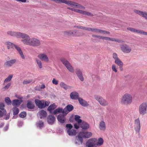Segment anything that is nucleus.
I'll return each mask as SVG.
<instances>
[{
  "mask_svg": "<svg viewBox=\"0 0 147 147\" xmlns=\"http://www.w3.org/2000/svg\"><path fill=\"white\" fill-rule=\"evenodd\" d=\"M22 102V99L14 100L12 101V105L14 106H18Z\"/></svg>",
  "mask_w": 147,
  "mask_h": 147,
  "instance_id": "nucleus-27",
  "label": "nucleus"
},
{
  "mask_svg": "<svg viewBox=\"0 0 147 147\" xmlns=\"http://www.w3.org/2000/svg\"><path fill=\"white\" fill-rule=\"evenodd\" d=\"M80 14H82L84 15H87L88 16H90L91 17H93L94 15L90 12H87L86 11H83L81 10L80 12Z\"/></svg>",
  "mask_w": 147,
  "mask_h": 147,
  "instance_id": "nucleus-32",
  "label": "nucleus"
},
{
  "mask_svg": "<svg viewBox=\"0 0 147 147\" xmlns=\"http://www.w3.org/2000/svg\"><path fill=\"white\" fill-rule=\"evenodd\" d=\"M112 57L115 60H116L119 58L118 57L117 54L116 53H113V54Z\"/></svg>",
  "mask_w": 147,
  "mask_h": 147,
  "instance_id": "nucleus-48",
  "label": "nucleus"
},
{
  "mask_svg": "<svg viewBox=\"0 0 147 147\" xmlns=\"http://www.w3.org/2000/svg\"><path fill=\"white\" fill-rule=\"evenodd\" d=\"M103 143V140L101 138H100L98 139V142L96 143V145L97 146H101L102 145Z\"/></svg>",
  "mask_w": 147,
  "mask_h": 147,
  "instance_id": "nucleus-42",
  "label": "nucleus"
},
{
  "mask_svg": "<svg viewBox=\"0 0 147 147\" xmlns=\"http://www.w3.org/2000/svg\"><path fill=\"white\" fill-rule=\"evenodd\" d=\"M45 101L43 100H37V106L40 109H43L45 108L44 103Z\"/></svg>",
  "mask_w": 147,
  "mask_h": 147,
  "instance_id": "nucleus-29",
  "label": "nucleus"
},
{
  "mask_svg": "<svg viewBox=\"0 0 147 147\" xmlns=\"http://www.w3.org/2000/svg\"><path fill=\"white\" fill-rule=\"evenodd\" d=\"M42 43V41L37 40V46L40 45Z\"/></svg>",
  "mask_w": 147,
  "mask_h": 147,
  "instance_id": "nucleus-60",
  "label": "nucleus"
},
{
  "mask_svg": "<svg viewBox=\"0 0 147 147\" xmlns=\"http://www.w3.org/2000/svg\"><path fill=\"white\" fill-rule=\"evenodd\" d=\"M91 32L98 33L103 34H109L110 32L107 31L97 28H92Z\"/></svg>",
  "mask_w": 147,
  "mask_h": 147,
  "instance_id": "nucleus-10",
  "label": "nucleus"
},
{
  "mask_svg": "<svg viewBox=\"0 0 147 147\" xmlns=\"http://www.w3.org/2000/svg\"><path fill=\"white\" fill-rule=\"evenodd\" d=\"M104 40H106L117 42H122V40H120L106 36H104Z\"/></svg>",
  "mask_w": 147,
  "mask_h": 147,
  "instance_id": "nucleus-25",
  "label": "nucleus"
},
{
  "mask_svg": "<svg viewBox=\"0 0 147 147\" xmlns=\"http://www.w3.org/2000/svg\"><path fill=\"white\" fill-rule=\"evenodd\" d=\"M52 82L53 84L57 85L58 84V81L54 78L52 81Z\"/></svg>",
  "mask_w": 147,
  "mask_h": 147,
  "instance_id": "nucleus-53",
  "label": "nucleus"
},
{
  "mask_svg": "<svg viewBox=\"0 0 147 147\" xmlns=\"http://www.w3.org/2000/svg\"><path fill=\"white\" fill-rule=\"evenodd\" d=\"M74 109L73 106L71 105H68L63 109V114L66 115L69 112L72 111Z\"/></svg>",
  "mask_w": 147,
  "mask_h": 147,
  "instance_id": "nucleus-12",
  "label": "nucleus"
},
{
  "mask_svg": "<svg viewBox=\"0 0 147 147\" xmlns=\"http://www.w3.org/2000/svg\"><path fill=\"white\" fill-rule=\"evenodd\" d=\"M27 107L30 109H33L34 108V104L30 101L27 103Z\"/></svg>",
  "mask_w": 147,
  "mask_h": 147,
  "instance_id": "nucleus-40",
  "label": "nucleus"
},
{
  "mask_svg": "<svg viewBox=\"0 0 147 147\" xmlns=\"http://www.w3.org/2000/svg\"><path fill=\"white\" fill-rule=\"evenodd\" d=\"M38 57L41 60L46 62H48L49 61L48 57L45 53H41L38 55Z\"/></svg>",
  "mask_w": 147,
  "mask_h": 147,
  "instance_id": "nucleus-16",
  "label": "nucleus"
},
{
  "mask_svg": "<svg viewBox=\"0 0 147 147\" xmlns=\"http://www.w3.org/2000/svg\"><path fill=\"white\" fill-rule=\"evenodd\" d=\"M44 126L43 123L42 121H40L38 124V126L39 128H41L43 127Z\"/></svg>",
  "mask_w": 147,
  "mask_h": 147,
  "instance_id": "nucleus-51",
  "label": "nucleus"
},
{
  "mask_svg": "<svg viewBox=\"0 0 147 147\" xmlns=\"http://www.w3.org/2000/svg\"><path fill=\"white\" fill-rule=\"evenodd\" d=\"M138 34H142L144 35L147 36V32H145L142 30H139Z\"/></svg>",
  "mask_w": 147,
  "mask_h": 147,
  "instance_id": "nucleus-49",
  "label": "nucleus"
},
{
  "mask_svg": "<svg viewBox=\"0 0 147 147\" xmlns=\"http://www.w3.org/2000/svg\"><path fill=\"white\" fill-rule=\"evenodd\" d=\"M66 127L68 129H71L73 127V126L71 124H67L66 125Z\"/></svg>",
  "mask_w": 147,
  "mask_h": 147,
  "instance_id": "nucleus-57",
  "label": "nucleus"
},
{
  "mask_svg": "<svg viewBox=\"0 0 147 147\" xmlns=\"http://www.w3.org/2000/svg\"><path fill=\"white\" fill-rule=\"evenodd\" d=\"M37 65L39 68L40 69V70H41L42 67V63L40 61H39L38 62H37Z\"/></svg>",
  "mask_w": 147,
  "mask_h": 147,
  "instance_id": "nucleus-54",
  "label": "nucleus"
},
{
  "mask_svg": "<svg viewBox=\"0 0 147 147\" xmlns=\"http://www.w3.org/2000/svg\"><path fill=\"white\" fill-rule=\"evenodd\" d=\"M119 66V70L121 71H122L123 70V68L122 67V66Z\"/></svg>",
  "mask_w": 147,
  "mask_h": 147,
  "instance_id": "nucleus-64",
  "label": "nucleus"
},
{
  "mask_svg": "<svg viewBox=\"0 0 147 147\" xmlns=\"http://www.w3.org/2000/svg\"><path fill=\"white\" fill-rule=\"evenodd\" d=\"M16 62V60L15 59H11V60L7 61L5 64V65L7 67H10L13 65Z\"/></svg>",
  "mask_w": 147,
  "mask_h": 147,
  "instance_id": "nucleus-22",
  "label": "nucleus"
},
{
  "mask_svg": "<svg viewBox=\"0 0 147 147\" xmlns=\"http://www.w3.org/2000/svg\"><path fill=\"white\" fill-rule=\"evenodd\" d=\"M138 34H142L144 35L147 36V32H145L142 30H139Z\"/></svg>",
  "mask_w": 147,
  "mask_h": 147,
  "instance_id": "nucleus-50",
  "label": "nucleus"
},
{
  "mask_svg": "<svg viewBox=\"0 0 147 147\" xmlns=\"http://www.w3.org/2000/svg\"><path fill=\"white\" fill-rule=\"evenodd\" d=\"M11 85V83L9 82L3 88L5 89H7Z\"/></svg>",
  "mask_w": 147,
  "mask_h": 147,
  "instance_id": "nucleus-56",
  "label": "nucleus"
},
{
  "mask_svg": "<svg viewBox=\"0 0 147 147\" xmlns=\"http://www.w3.org/2000/svg\"><path fill=\"white\" fill-rule=\"evenodd\" d=\"M134 129L136 131L139 132L140 130V121L139 118L135 120L134 121Z\"/></svg>",
  "mask_w": 147,
  "mask_h": 147,
  "instance_id": "nucleus-13",
  "label": "nucleus"
},
{
  "mask_svg": "<svg viewBox=\"0 0 147 147\" xmlns=\"http://www.w3.org/2000/svg\"><path fill=\"white\" fill-rule=\"evenodd\" d=\"M60 86L61 87L64 88L65 90L70 89L72 88L71 86L67 85L63 82H61L60 83Z\"/></svg>",
  "mask_w": 147,
  "mask_h": 147,
  "instance_id": "nucleus-20",
  "label": "nucleus"
},
{
  "mask_svg": "<svg viewBox=\"0 0 147 147\" xmlns=\"http://www.w3.org/2000/svg\"><path fill=\"white\" fill-rule=\"evenodd\" d=\"M31 82L30 80H26L24 81L23 83L24 84H27L30 83Z\"/></svg>",
  "mask_w": 147,
  "mask_h": 147,
  "instance_id": "nucleus-55",
  "label": "nucleus"
},
{
  "mask_svg": "<svg viewBox=\"0 0 147 147\" xmlns=\"http://www.w3.org/2000/svg\"><path fill=\"white\" fill-rule=\"evenodd\" d=\"M38 114L40 119L46 117L47 115L46 112L44 110H41L40 111L38 112Z\"/></svg>",
  "mask_w": 147,
  "mask_h": 147,
  "instance_id": "nucleus-24",
  "label": "nucleus"
},
{
  "mask_svg": "<svg viewBox=\"0 0 147 147\" xmlns=\"http://www.w3.org/2000/svg\"><path fill=\"white\" fill-rule=\"evenodd\" d=\"M92 133L90 132L82 131L80 132L76 136L74 142L76 145L81 144L83 142V138H88L92 135Z\"/></svg>",
  "mask_w": 147,
  "mask_h": 147,
  "instance_id": "nucleus-2",
  "label": "nucleus"
},
{
  "mask_svg": "<svg viewBox=\"0 0 147 147\" xmlns=\"http://www.w3.org/2000/svg\"><path fill=\"white\" fill-rule=\"evenodd\" d=\"M79 29L83 30H87L88 31L91 32L92 28L90 27H85L81 26H80Z\"/></svg>",
  "mask_w": 147,
  "mask_h": 147,
  "instance_id": "nucleus-38",
  "label": "nucleus"
},
{
  "mask_svg": "<svg viewBox=\"0 0 147 147\" xmlns=\"http://www.w3.org/2000/svg\"><path fill=\"white\" fill-rule=\"evenodd\" d=\"M120 48L122 51L125 53H129L132 50L131 47L125 44L121 45L120 46Z\"/></svg>",
  "mask_w": 147,
  "mask_h": 147,
  "instance_id": "nucleus-7",
  "label": "nucleus"
},
{
  "mask_svg": "<svg viewBox=\"0 0 147 147\" xmlns=\"http://www.w3.org/2000/svg\"><path fill=\"white\" fill-rule=\"evenodd\" d=\"M14 47L18 51V53H19L20 55L21 56V58L22 59H24L25 58V57L24 56V55H23V53L20 48L19 47L15 45H14Z\"/></svg>",
  "mask_w": 147,
  "mask_h": 147,
  "instance_id": "nucleus-26",
  "label": "nucleus"
},
{
  "mask_svg": "<svg viewBox=\"0 0 147 147\" xmlns=\"http://www.w3.org/2000/svg\"><path fill=\"white\" fill-rule=\"evenodd\" d=\"M79 125L83 129H86L89 127V124L84 121H82V123H80Z\"/></svg>",
  "mask_w": 147,
  "mask_h": 147,
  "instance_id": "nucleus-23",
  "label": "nucleus"
},
{
  "mask_svg": "<svg viewBox=\"0 0 147 147\" xmlns=\"http://www.w3.org/2000/svg\"><path fill=\"white\" fill-rule=\"evenodd\" d=\"M111 68L113 71L116 73L118 71L117 67L115 64H113L112 65Z\"/></svg>",
  "mask_w": 147,
  "mask_h": 147,
  "instance_id": "nucleus-44",
  "label": "nucleus"
},
{
  "mask_svg": "<svg viewBox=\"0 0 147 147\" xmlns=\"http://www.w3.org/2000/svg\"><path fill=\"white\" fill-rule=\"evenodd\" d=\"M134 11L135 13L147 20V11H143L136 9H135Z\"/></svg>",
  "mask_w": 147,
  "mask_h": 147,
  "instance_id": "nucleus-11",
  "label": "nucleus"
},
{
  "mask_svg": "<svg viewBox=\"0 0 147 147\" xmlns=\"http://www.w3.org/2000/svg\"><path fill=\"white\" fill-rule=\"evenodd\" d=\"M55 118L52 115H49L47 118V121L48 123L50 125L53 124L55 121Z\"/></svg>",
  "mask_w": 147,
  "mask_h": 147,
  "instance_id": "nucleus-14",
  "label": "nucleus"
},
{
  "mask_svg": "<svg viewBox=\"0 0 147 147\" xmlns=\"http://www.w3.org/2000/svg\"><path fill=\"white\" fill-rule=\"evenodd\" d=\"M6 45H7V47L8 49H9L10 48H13L14 47L15 44H13L10 42H7L6 43Z\"/></svg>",
  "mask_w": 147,
  "mask_h": 147,
  "instance_id": "nucleus-41",
  "label": "nucleus"
},
{
  "mask_svg": "<svg viewBox=\"0 0 147 147\" xmlns=\"http://www.w3.org/2000/svg\"><path fill=\"white\" fill-rule=\"evenodd\" d=\"M6 113V111L5 110H3V111L0 110V117H2Z\"/></svg>",
  "mask_w": 147,
  "mask_h": 147,
  "instance_id": "nucleus-46",
  "label": "nucleus"
},
{
  "mask_svg": "<svg viewBox=\"0 0 147 147\" xmlns=\"http://www.w3.org/2000/svg\"><path fill=\"white\" fill-rule=\"evenodd\" d=\"M5 100L6 103L8 105L11 104V101L10 99L8 97L5 98Z\"/></svg>",
  "mask_w": 147,
  "mask_h": 147,
  "instance_id": "nucleus-45",
  "label": "nucleus"
},
{
  "mask_svg": "<svg viewBox=\"0 0 147 147\" xmlns=\"http://www.w3.org/2000/svg\"><path fill=\"white\" fill-rule=\"evenodd\" d=\"M63 109L62 108H59L54 110L53 113L55 115L61 112H62L63 113Z\"/></svg>",
  "mask_w": 147,
  "mask_h": 147,
  "instance_id": "nucleus-34",
  "label": "nucleus"
},
{
  "mask_svg": "<svg viewBox=\"0 0 147 147\" xmlns=\"http://www.w3.org/2000/svg\"><path fill=\"white\" fill-rule=\"evenodd\" d=\"M13 75L12 74H10L9 75L8 77L6 78L4 80V84H5L7 82H10L11 80Z\"/></svg>",
  "mask_w": 147,
  "mask_h": 147,
  "instance_id": "nucleus-36",
  "label": "nucleus"
},
{
  "mask_svg": "<svg viewBox=\"0 0 147 147\" xmlns=\"http://www.w3.org/2000/svg\"><path fill=\"white\" fill-rule=\"evenodd\" d=\"M139 110L140 114L143 115L146 114L147 112V102H145L142 103L140 106Z\"/></svg>",
  "mask_w": 147,
  "mask_h": 147,
  "instance_id": "nucleus-6",
  "label": "nucleus"
},
{
  "mask_svg": "<svg viewBox=\"0 0 147 147\" xmlns=\"http://www.w3.org/2000/svg\"><path fill=\"white\" fill-rule=\"evenodd\" d=\"M26 112H24L21 113L19 114V116L20 117L24 118L26 116Z\"/></svg>",
  "mask_w": 147,
  "mask_h": 147,
  "instance_id": "nucleus-47",
  "label": "nucleus"
},
{
  "mask_svg": "<svg viewBox=\"0 0 147 147\" xmlns=\"http://www.w3.org/2000/svg\"><path fill=\"white\" fill-rule=\"evenodd\" d=\"M78 100L79 103L82 105L84 107L88 105L87 102L83 100L82 98H78Z\"/></svg>",
  "mask_w": 147,
  "mask_h": 147,
  "instance_id": "nucleus-30",
  "label": "nucleus"
},
{
  "mask_svg": "<svg viewBox=\"0 0 147 147\" xmlns=\"http://www.w3.org/2000/svg\"><path fill=\"white\" fill-rule=\"evenodd\" d=\"M4 104L2 102H0V109L2 110H4Z\"/></svg>",
  "mask_w": 147,
  "mask_h": 147,
  "instance_id": "nucleus-58",
  "label": "nucleus"
},
{
  "mask_svg": "<svg viewBox=\"0 0 147 147\" xmlns=\"http://www.w3.org/2000/svg\"><path fill=\"white\" fill-rule=\"evenodd\" d=\"M99 128L100 130L102 131H104L106 129V124L103 121H101L99 122Z\"/></svg>",
  "mask_w": 147,
  "mask_h": 147,
  "instance_id": "nucleus-18",
  "label": "nucleus"
},
{
  "mask_svg": "<svg viewBox=\"0 0 147 147\" xmlns=\"http://www.w3.org/2000/svg\"><path fill=\"white\" fill-rule=\"evenodd\" d=\"M13 114L14 115H17L19 112V109L17 107H14L12 109Z\"/></svg>",
  "mask_w": 147,
  "mask_h": 147,
  "instance_id": "nucleus-43",
  "label": "nucleus"
},
{
  "mask_svg": "<svg viewBox=\"0 0 147 147\" xmlns=\"http://www.w3.org/2000/svg\"><path fill=\"white\" fill-rule=\"evenodd\" d=\"M61 61L70 72L73 73L74 72V70L73 67L67 60L63 58L61 59Z\"/></svg>",
  "mask_w": 147,
  "mask_h": 147,
  "instance_id": "nucleus-4",
  "label": "nucleus"
},
{
  "mask_svg": "<svg viewBox=\"0 0 147 147\" xmlns=\"http://www.w3.org/2000/svg\"><path fill=\"white\" fill-rule=\"evenodd\" d=\"M57 107V106L55 104L53 103L51 105L49 106L47 110L51 113V111L55 109Z\"/></svg>",
  "mask_w": 147,
  "mask_h": 147,
  "instance_id": "nucleus-31",
  "label": "nucleus"
},
{
  "mask_svg": "<svg viewBox=\"0 0 147 147\" xmlns=\"http://www.w3.org/2000/svg\"><path fill=\"white\" fill-rule=\"evenodd\" d=\"M50 103V102L49 101H46L45 102H45L44 103L45 108L46 106H48L49 105Z\"/></svg>",
  "mask_w": 147,
  "mask_h": 147,
  "instance_id": "nucleus-59",
  "label": "nucleus"
},
{
  "mask_svg": "<svg viewBox=\"0 0 147 147\" xmlns=\"http://www.w3.org/2000/svg\"><path fill=\"white\" fill-rule=\"evenodd\" d=\"M96 138H91L88 140L86 143V146L88 147H96Z\"/></svg>",
  "mask_w": 147,
  "mask_h": 147,
  "instance_id": "nucleus-9",
  "label": "nucleus"
},
{
  "mask_svg": "<svg viewBox=\"0 0 147 147\" xmlns=\"http://www.w3.org/2000/svg\"><path fill=\"white\" fill-rule=\"evenodd\" d=\"M95 99L97 100L102 106H106L108 105V103L105 99H104L102 97L97 95L94 96Z\"/></svg>",
  "mask_w": 147,
  "mask_h": 147,
  "instance_id": "nucleus-5",
  "label": "nucleus"
},
{
  "mask_svg": "<svg viewBox=\"0 0 147 147\" xmlns=\"http://www.w3.org/2000/svg\"><path fill=\"white\" fill-rule=\"evenodd\" d=\"M20 38H22L21 41L23 44L33 47L36 46L37 44V39L35 38H31L27 34L21 33Z\"/></svg>",
  "mask_w": 147,
  "mask_h": 147,
  "instance_id": "nucleus-1",
  "label": "nucleus"
},
{
  "mask_svg": "<svg viewBox=\"0 0 147 147\" xmlns=\"http://www.w3.org/2000/svg\"><path fill=\"white\" fill-rule=\"evenodd\" d=\"M114 62L118 66H123V62L119 58L115 60Z\"/></svg>",
  "mask_w": 147,
  "mask_h": 147,
  "instance_id": "nucleus-33",
  "label": "nucleus"
},
{
  "mask_svg": "<svg viewBox=\"0 0 147 147\" xmlns=\"http://www.w3.org/2000/svg\"><path fill=\"white\" fill-rule=\"evenodd\" d=\"M84 7H85V9H85V7L84 6ZM73 7L76 8H74L71 7V8L70 9L72 11L76 12L77 13H80V12L81 11V10L77 9V8L76 7ZM78 9H79V8H78ZM79 9H81V8H79Z\"/></svg>",
  "mask_w": 147,
  "mask_h": 147,
  "instance_id": "nucleus-39",
  "label": "nucleus"
},
{
  "mask_svg": "<svg viewBox=\"0 0 147 147\" xmlns=\"http://www.w3.org/2000/svg\"><path fill=\"white\" fill-rule=\"evenodd\" d=\"M127 29L130 31L132 32L136 33L138 34L139 33V30L136 29L134 28L131 27L127 28Z\"/></svg>",
  "mask_w": 147,
  "mask_h": 147,
  "instance_id": "nucleus-37",
  "label": "nucleus"
},
{
  "mask_svg": "<svg viewBox=\"0 0 147 147\" xmlns=\"http://www.w3.org/2000/svg\"><path fill=\"white\" fill-rule=\"evenodd\" d=\"M97 38L99 39H102L104 40V36L98 35Z\"/></svg>",
  "mask_w": 147,
  "mask_h": 147,
  "instance_id": "nucleus-61",
  "label": "nucleus"
},
{
  "mask_svg": "<svg viewBox=\"0 0 147 147\" xmlns=\"http://www.w3.org/2000/svg\"><path fill=\"white\" fill-rule=\"evenodd\" d=\"M132 101V97L130 94L126 93L122 96L121 99V103L125 105L131 104Z\"/></svg>",
  "mask_w": 147,
  "mask_h": 147,
  "instance_id": "nucleus-3",
  "label": "nucleus"
},
{
  "mask_svg": "<svg viewBox=\"0 0 147 147\" xmlns=\"http://www.w3.org/2000/svg\"><path fill=\"white\" fill-rule=\"evenodd\" d=\"M70 96L71 98L72 99H78V98H79L78 93L76 91H74L71 93Z\"/></svg>",
  "mask_w": 147,
  "mask_h": 147,
  "instance_id": "nucleus-21",
  "label": "nucleus"
},
{
  "mask_svg": "<svg viewBox=\"0 0 147 147\" xmlns=\"http://www.w3.org/2000/svg\"><path fill=\"white\" fill-rule=\"evenodd\" d=\"M64 34L66 36H80L82 35L79 33H77L76 30H68L64 32Z\"/></svg>",
  "mask_w": 147,
  "mask_h": 147,
  "instance_id": "nucleus-8",
  "label": "nucleus"
},
{
  "mask_svg": "<svg viewBox=\"0 0 147 147\" xmlns=\"http://www.w3.org/2000/svg\"><path fill=\"white\" fill-rule=\"evenodd\" d=\"M17 1L23 3H25L26 2V0H17Z\"/></svg>",
  "mask_w": 147,
  "mask_h": 147,
  "instance_id": "nucleus-63",
  "label": "nucleus"
},
{
  "mask_svg": "<svg viewBox=\"0 0 147 147\" xmlns=\"http://www.w3.org/2000/svg\"><path fill=\"white\" fill-rule=\"evenodd\" d=\"M76 73L79 79L81 81H84V78L83 76V74L81 69H76Z\"/></svg>",
  "mask_w": 147,
  "mask_h": 147,
  "instance_id": "nucleus-15",
  "label": "nucleus"
},
{
  "mask_svg": "<svg viewBox=\"0 0 147 147\" xmlns=\"http://www.w3.org/2000/svg\"><path fill=\"white\" fill-rule=\"evenodd\" d=\"M45 88V85L44 84H42L41 86H39V87L37 89V90L40 91L41 90V89H44Z\"/></svg>",
  "mask_w": 147,
  "mask_h": 147,
  "instance_id": "nucleus-52",
  "label": "nucleus"
},
{
  "mask_svg": "<svg viewBox=\"0 0 147 147\" xmlns=\"http://www.w3.org/2000/svg\"><path fill=\"white\" fill-rule=\"evenodd\" d=\"M80 117L78 115H76L75 116V120L79 125L82 122V120L80 119Z\"/></svg>",
  "mask_w": 147,
  "mask_h": 147,
  "instance_id": "nucleus-35",
  "label": "nucleus"
},
{
  "mask_svg": "<svg viewBox=\"0 0 147 147\" xmlns=\"http://www.w3.org/2000/svg\"><path fill=\"white\" fill-rule=\"evenodd\" d=\"M64 114H59L57 117V119L58 121L61 123H64L65 120V117Z\"/></svg>",
  "mask_w": 147,
  "mask_h": 147,
  "instance_id": "nucleus-19",
  "label": "nucleus"
},
{
  "mask_svg": "<svg viewBox=\"0 0 147 147\" xmlns=\"http://www.w3.org/2000/svg\"><path fill=\"white\" fill-rule=\"evenodd\" d=\"M67 133L69 136H75L76 134V131L73 129H68L67 130Z\"/></svg>",
  "mask_w": 147,
  "mask_h": 147,
  "instance_id": "nucleus-28",
  "label": "nucleus"
},
{
  "mask_svg": "<svg viewBox=\"0 0 147 147\" xmlns=\"http://www.w3.org/2000/svg\"><path fill=\"white\" fill-rule=\"evenodd\" d=\"M74 127L76 129H78L79 128V125L77 123H75L74 124Z\"/></svg>",
  "mask_w": 147,
  "mask_h": 147,
  "instance_id": "nucleus-62",
  "label": "nucleus"
},
{
  "mask_svg": "<svg viewBox=\"0 0 147 147\" xmlns=\"http://www.w3.org/2000/svg\"><path fill=\"white\" fill-rule=\"evenodd\" d=\"M21 32H15L12 31H9L7 32V34L11 36H16L17 38H20V36Z\"/></svg>",
  "mask_w": 147,
  "mask_h": 147,
  "instance_id": "nucleus-17",
  "label": "nucleus"
}]
</instances>
